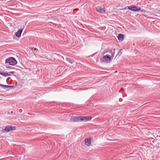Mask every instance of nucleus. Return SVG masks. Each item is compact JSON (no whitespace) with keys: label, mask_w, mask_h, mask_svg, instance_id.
I'll use <instances>...</instances> for the list:
<instances>
[{"label":"nucleus","mask_w":160,"mask_h":160,"mask_svg":"<svg viewBox=\"0 0 160 160\" xmlns=\"http://www.w3.org/2000/svg\"><path fill=\"white\" fill-rule=\"evenodd\" d=\"M91 119L90 117L72 116L71 117L70 120L72 122H86L91 120Z\"/></svg>","instance_id":"nucleus-1"},{"label":"nucleus","mask_w":160,"mask_h":160,"mask_svg":"<svg viewBox=\"0 0 160 160\" xmlns=\"http://www.w3.org/2000/svg\"><path fill=\"white\" fill-rule=\"evenodd\" d=\"M115 49H112L110 51V53L111 55L106 54L103 57L100 58V60L102 62H109L112 59L114 55Z\"/></svg>","instance_id":"nucleus-2"},{"label":"nucleus","mask_w":160,"mask_h":160,"mask_svg":"<svg viewBox=\"0 0 160 160\" xmlns=\"http://www.w3.org/2000/svg\"><path fill=\"white\" fill-rule=\"evenodd\" d=\"M6 63H8L9 65H14L17 64V61L13 57H10L6 59Z\"/></svg>","instance_id":"nucleus-3"},{"label":"nucleus","mask_w":160,"mask_h":160,"mask_svg":"<svg viewBox=\"0 0 160 160\" xmlns=\"http://www.w3.org/2000/svg\"><path fill=\"white\" fill-rule=\"evenodd\" d=\"M16 128L15 127L11 126L8 125L4 127V129L2 130L3 132H8L15 129Z\"/></svg>","instance_id":"nucleus-4"},{"label":"nucleus","mask_w":160,"mask_h":160,"mask_svg":"<svg viewBox=\"0 0 160 160\" xmlns=\"http://www.w3.org/2000/svg\"><path fill=\"white\" fill-rule=\"evenodd\" d=\"M127 8L130 10L133 11H140L141 9V8L139 7H136L133 5L130 6H129L127 7Z\"/></svg>","instance_id":"nucleus-5"},{"label":"nucleus","mask_w":160,"mask_h":160,"mask_svg":"<svg viewBox=\"0 0 160 160\" xmlns=\"http://www.w3.org/2000/svg\"><path fill=\"white\" fill-rule=\"evenodd\" d=\"M96 10L97 12L103 14L105 13V10L104 8H102L100 6H97L96 8Z\"/></svg>","instance_id":"nucleus-6"},{"label":"nucleus","mask_w":160,"mask_h":160,"mask_svg":"<svg viewBox=\"0 0 160 160\" xmlns=\"http://www.w3.org/2000/svg\"><path fill=\"white\" fill-rule=\"evenodd\" d=\"M91 140L90 138H87L85 139V144L88 146H89L91 145Z\"/></svg>","instance_id":"nucleus-7"},{"label":"nucleus","mask_w":160,"mask_h":160,"mask_svg":"<svg viewBox=\"0 0 160 160\" xmlns=\"http://www.w3.org/2000/svg\"><path fill=\"white\" fill-rule=\"evenodd\" d=\"M22 30V29H20L16 33L15 35L18 38L21 36Z\"/></svg>","instance_id":"nucleus-8"},{"label":"nucleus","mask_w":160,"mask_h":160,"mask_svg":"<svg viewBox=\"0 0 160 160\" xmlns=\"http://www.w3.org/2000/svg\"><path fill=\"white\" fill-rule=\"evenodd\" d=\"M118 38L119 41H122L124 38V36L122 34H120L118 36Z\"/></svg>","instance_id":"nucleus-9"},{"label":"nucleus","mask_w":160,"mask_h":160,"mask_svg":"<svg viewBox=\"0 0 160 160\" xmlns=\"http://www.w3.org/2000/svg\"><path fill=\"white\" fill-rule=\"evenodd\" d=\"M0 74L4 77H7L10 75L8 73L5 72H0Z\"/></svg>","instance_id":"nucleus-10"},{"label":"nucleus","mask_w":160,"mask_h":160,"mask_svg":"<svg viewBox=\"0 0 160 160\" xmlns=\"http://www.w3.org/2000/svg\"><path fill=\"white\" fill-rule=\"evenodd\" d=\"M66 60L67 61H68L70 63H72L74 62V60L72 59H71L68 58H66Z\"/></svg>","instance_id":"nucleus-11"},{"label":"nucleus","mask_w":160,"mask_h":160,"mask_svg":"<svg viewBox=\"0 0 160 160\" xmlns=\"http://www.w3.org/2000/svg\"><path fill=\"white\" fill-rule=\"evenodd\" d=\"M122 49H120L119 51V52L118 53V54L116 56V57L118 55L119 56H120L122 53Z\"/></svg>","instance_id":"nucleus-12"},{"label":"nucleus","mask_w":160,"mask_h":160,"mask_svg":"<svg viewBox=\"0 0 160 160\" xmlns=\"http://www.w3.org/2000/svg\"><path fill=\"white\" fill-rule=\"evenodd\" d=\"M5 88H14V86H12L5 85Z\"/></svg>","instance_id":"nucleus-13"},{"label":"nucleus","mask_w":160,"mask_h":160,"mask_svg":"<svg viewBox=\"0 0 160 160\" xmlns=\"http://www.w3.org/2000/svg\"><path fill=\"white\" fill-rule=\"evenodd\" d=\"M5 85H4L2 84H0V86H1V87H4V88H5Z\"/></svg>","instance_id":"nucleus-14"},{"label":"nucleus","mask_w":160,"mask_h":160,"mask_svg":"<svg viewBox=\"0 0 160 160\" xmlns=\"http://www.w3.org/2000/svg\"><path fill=\"white\" fill-rule=\"evenodd\" d=\"M9 72L10 73H14V72L11 71V72Z\"/></svg>","instance_id":"nucleus-15"},{"label":"nucleus","mask_w":160,"mask_h":160,"mask_svg":"<svg viewBox=\"0 0 160 160\" xmlns=\"http://www.w3.org/2000/svg\"><path fill=\"white\" fill-rule=\"evenodd\" d=\"M109 54V55H111V54L110 53V51H109V54Z\"/></svg>","instance_id":"nucleus-16"},{"label":"nucleus","mask_w":160,"mask_h":160,"mask_svg":"<svg viewBox=\"0 0 160 160\" xmlns=\"http://www.w3.org/2000/svg\"><path fill=\"white\" fill-rule=\"evenodd\" d=\"M7 68H9V67H7Z\"/></svg>","instance_id":"nucleus-17"}]
</instances>
